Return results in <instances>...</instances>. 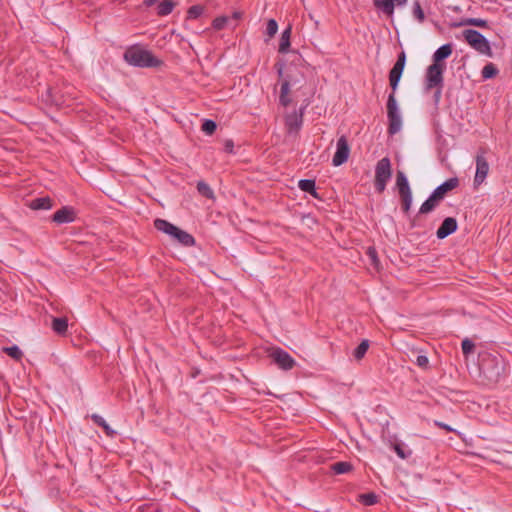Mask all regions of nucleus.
Listing matches in <instances>:
<instances>
[{
  "instance_id": "f257e3e1",
  "label": "nucleus",
  "mask_w": 512,
  "mask_h": 512,
  "mask_svg": "<svg viewBox=\"0 0 512 512\" xmlns=\"http://www.w3.org/2000/svg\"><path fill=\"white\" fill-rule=\"evenodd\" d=\"M123 58L129 65L141 68H156L163 64L152 52L139 45L128 47L124 52Z\"/></svg>"
},
{
  "instance_id": "f03ea898",
  "label": "nucleus",
  "mask_w": 512,
  "mask_h": 512,
  "mask_svg": "<svg viewBox=\"0 0 512 512\" xmlns=\"http://www.w3.org/2000/svg\"><path fill=\"white\" fill-rule=\"evenodd\" d=\"M276 66L279 77H283L279 102L282 106L287 107L292 102V99L289 97L291 87L302 83L304 81V74L296 66H290L284 76L283 66L278 64Z\"/></svg>"
},
{
  "instance_id": "7ed1b4c3",
  "label": "nucleus",
  "mask_w": 512,
  "mask_h": 512,
  "mask_svg": "<svg viewBox=\"0 0 512 512\" xmlns=\"http://www.w3.org/2000/svg\"><path fill=\"white\" fill-rule=\"evenodd\" d=\"M400 80L397 79H389L390 86L392 88V92L389 94L386 108H387V117H388V134L395 135L402 128V118L398 109L395 92L397 90L398 84Z\"/></svg>"
},
{
  "instance_id": "20e7f679",
  "label": "nucleus",
  "mask_w": 512,
  "mask_h": 512,
  "mask_svg": "<svg viewBox=\"0 0 512 512\" xmlns=\"http://www.w3.org/2000/svg\"><path fill=\"white\" fill-rule=\"evenodd\" d=\"M392 176V165L388 157L380 159L375 166L374 188L379 194L386 189L387 183Z\"/></svg>"
},
{
  "instance_id": "39448f33",
  "label": "nucleus",
  "mask_w": 512,
  "mask_h": 512,
  "mask_svg": "<svg viewBox=\"0 0 512 512\" xmlns=\"http://www.w3.org/2000/svg\"><path fill=\"white\" fill-rule=\"evenodd\" d=\"M480 370L492 382H497L504 373V362L493 355H486L481 359Z\"/></svg>"
},
{
  "instance_id": "423d86ee",
  "label": "nucleus",
  "mask_w": 512,
  "mask_h": 512,
  "mask_svg": "<svg viewBox=\"0 0 512 512\" xmlns=\"http://www.w3.org/2000/svg\"><path fill=\"white\" fill-rule=\"evenodd\" d=\"M465 41L480 54L488 57L493 56V52L489 41L479 31L474 29H466L463 31Z\"/></svg>"
},
{
  "instance_id": "0eeeda50",
  "label": "nucleus",
  "mask_w": 512,
  "mask_h": 512,
  "mask_svg": "<svg viewBox=\"0 0 512 512\" xmlns=\"http://www.w3.org/2000/svg\"><path fill=\"white\" fill-rule=\"evenodd\" d=\"M396 188L401 202V209L404 214H408L412 206V190L408 179L403 171H397Z\"/></svg>"
},
{
  "instance_id": "6e6552de",
  "label": "nucleus",
  "mask_w": 512,
  "mask_h": 512,
  "mask_svg": "<svg viewBox=\"0 0 512 512\" xmlns=\"http://www.w3.org/2000/svg\"><path fill=\"white\" fill-rule=\"evenodd\" d=\"M445 70V64L432 63L427 68L426 73V89H432L437 87L436 97L438 98L441 89L443 87V73Z\"/></svg>"
},
{
  "instance_id": "1a4fd4ad",
  "label": "nucleus",
  "mask_w": 512,
  "mask_h": 512,
  "mask_svg": "<svg viewBox=\"0 0 512 512\" xmlns=\"http://www.w3.org/2000/svg\"><path fill=\"white\" fill-rule=\"evenodd\" d=\"M484 150H480L476 157V172L474 176V186L477 188L480 186L484 180L486 179L488 172H489V163L487 162L486 158L484 157Z\"/></svg>"
},
{
  "instance_id": "9d476101",
  "label": "nucleus",
  "mask_w": 512,
  "mask_h": 512,
  "mask_svg": "<svg viewBox=\"0 0 512 512\" xmlns=\"http://www.w3.org/2000/svg\"><path fill=\"white\" fill-rule=\"evenodd\" d=\"M349 155L350 146L346 136L343 135L337 140L336 152L332 159L333 166L338 167L347 162Z\"/></svg>"
},
{
  "instance_id": "9b49d317",
  "label": "nucleus",
  "mask_w": 512,
  "mask_h": 512,
  "mask_svg": "<svg viewBox=\"0 0 512 512\" xmlns=\"http://www.w3.org/2000/svg\"><path fill=\"white\" fill-rule=\"evenodd\" d=\"M270 357L280 369L286 371L291 370L296 364L292 356L287 351L281 348L273 349L272 352L270 353Z\"/></svg>"
},
{
  "instance_id": "f8f14e48",
  "label": "nucleus",
  "mask_w": 512,
  "mask_h": 512,
  "mask_svg": "<svg viewBox=\"0 0 512 512\" xmlns=\"http://www.w3.org/2000/svg\"><path fill=\"white\" fill-rule=\"evenodd\" d=\"M305 107L285 116V126L288 134H297L303 125Z\"/></svg>"
},
{
  "instance_id": "ddd939ff",
  "label": "nucleus",
  "mask_w": 512,
  "mask_h": 512,
  "mask_svg": "<svg viewBox=\"0 0 512 512\" xmlns=\"http://www.w3.org/2000/svg\"><path fill=\"white\" fill-rule=\"evenodd\" d=\"M76 216V210L73 207L63 206L53 214L52 221L58 225L72 223L75 221Z\"/></svg>"
},
{
  "instance_id": "4468645a",
  "label": "nucleus",
  "mask_w": 512,
  "mask_h": 512,
  "mask_svg": "<svg viewBox=\"0 0 512 512\" xmlns=\"http://www.w3.org/2000/svg\"><path fill=\"white\" fill-rule=\"evenodd\" d=\"M458 228L457 220L453 217H447L443 220L440 227L436 231L438 239H444L454 233Z\"/></svg>"
},
{
  "instance_id": "2eb2a0df",
  "label": "nucleus",
  "mask_w": 512,
  "mask_h": 512,
  "mask_svg": "<svg viewBox=\"0 0 512 512\" xmlns=\"http://www.w3.org/2000/svg\"><path fill=\"white\" fill-rule=\"evenodd\" d=\"M458 186L459 179L457 177H452L446 180L441 185H439L437 188H435L433 193L436 194L438 198L442 201L449 191L457 188Z\"/></svg>"
},
{
  "instance_id": "dca6fc26",
  "label": "nucleus",
  "mask_w": 512,
  "mask_h": 512,
  "mask_svg": "<svg viewBox=\"0 0 512 512\" xmlns=\"http://www.w3.org/2000/svg\"><path fill=\"white\" fill-rule=\"evenodd\" d=\"M440 202H441V200L438 198V196L432 192L430 194V196L428 197V199H426L422 203V205L418 211V215L428 214V213L432 212L440 204Z\"/></svg>"
},
{
  "instance_id": "f3484780",
  "label": "nucleus",
  "mask_w": 512,
  "mask_h": 512,
  "mask_svg": "<svg viewBox=\"0 0 512 512\" xmlns=\"http://www.w3.org/2000/svg\"><path fill=\"white\" fill-rule=\"evenodd\" d=\"M171 237L176 239L180 244H182L185 247H191L195 245L194 237L188 232L181 230L178 227H176V231H174Z\"/></svg>"
},
{
  "instance_id": "a211bd4d",
  "label": "nucleus",
  "mask_w": 512,
  "mask_h": 512,
  "mask_svg": "<svg viewBox=\"0 0 512 512\" xmlns=\"http://www.w3.org/2000/svg\"><path fill=\"white\" fill-rule=\"evenodd\" d=\"M292 34V26L288 25L283 32L281 33L280 41H279V53L286 54L289 52V48L291 45L290 39Z\"/></svg>"
},
{
  "instance_id": "6ab92c4d",
  "label": "nucleus",
  "mask_w": 512,
  "mask_h": 512,
  "mask_svg": "<svg viewBox=\"0 0 512 512\" xmlns=\"http://www.w3.org/2000/svg\"><path fill=\"white\" fill-rule=\"evenodd\" d=\"M90 418L94 424L103 429L107 437L114 438L117 435V432L109 426V424L105 421V419L102 416L94 413L90 416Z\"/></svg>"
},
{
  "instance_id": "aec40b11",
  "label": "nucleus",
  "mask_w": 512,
  "mask_h": 512,
  "mask_svg": "<svg viewBox=\"0 0 512 512\" xmlns=\"http://www.w3.org/2000/svg\"><path fill=\"white\" fill-rule=\"evenodd\" d=\"M452 44H444L433 54V63L443 64L442 61L452 54Z\"/></svg>"
},
{
  "instance_id": "412c9836",
  "label": "nucleus",
  "mask_w": 512,
  "mask_h": 512,
  "mask_svg": "<svg viewBox=\"0 0 512 512\" xmlns=\"http://www.w3.org/2000/svg\"><path fill=\"white\" fill-rule=\"evenodd\" d=\"M51 327L56 334L64 336L68 330V319L66 317H53Z\"/></svg>"
},
{
  "instance_id": "4be33fe9",
  "label": "nucleus",
  "mask_w": 512,
  "mask_h": 512,
  "mask_svg": "<svg viewBox=\"0 0 512 512\" xmlns=\"http://www.w3.org/2000/svg\"><path fill=\"white\" fill-rule=\"evenodd\" d=\"M53 206V201L50 197H40L31 200L29 207L32 210H49Z\"/></svg>"
},
{
  "instance_id": "5701e85b",
  "label": "nucleus",
  "mask_w": 512,
  "mask_h": 512,
  "mask_svg": "<svg viewBox=\"0 0 512 512\" xmlns=\"http://www.w3.org/2000/svg\"><path fill=\"white\" fill-rule=\"evenodd\" d=\"M154 227L157 230L172 236L174 231H176L177 226L173 225L172 223L165 219L157 218L154 220Z\"/></svg>"
},
{
  "instance_id": "b1692460",
  "label": "nucleus",
  "mask_w": 512,
  "mask_h": 512,
  "mask_svg": "<svg viewBox=\"0 0 512 512\" xmlns=\"http://www.w3.org/2000/svg\"><path fill=\"white\" fill-rule=\"evenodd\" d=\"M374 6L380 9L384 14L392 16L394 13V0H374Z\"/></svg>"
},
{
  "instance_id": "393cba45",
  "label": "nucleus",
  "mask_w": 512,
  "mask_h": 512,
  "mask_svg": "<svg viewBox=\"0 0 512 512\" xmlns=\"http://www.w3.org/2000/svg\"><path fill=\"white\" fill-rule=\"evenodd\" d=\"M176 6V2L173 0H164L157 7V14L159 16L169 15Z\"/></svg>"
},
{
  "instance_id": "a878e982",
  "label": "nucleus",
  "mask_w": 512,
  "mask_h": 512,
  "mask_svg": "<svg viewBox=\"0 0 512 512\" xmlns=\"http://www.w3.org/2000/svg\"><path fill=\"white\" fill-rule=\"evenodd\" d=\"M352 469H353L352 464L347 461H339V462H335L331 465V470L335 474H345V473L352 471Z\"/></svg>"
},
{
  "instance_id": "bb28decb",
  "label": "nucleus",
  "mask_w": 512,
  "mask_h": 512,
  "mask_svg": "<svg viewBox=\"0 0 512 512\" xmlns=\"http://www.w3.org/2000/svg\"><path fill=\"white\" fill-rule=\"evenodd\" d=\"M498 74L499 70L493 63L486 64L481 71V76L485 80L492 79L496 77Z\"/></svg>"
},
{
  "instance_id": "cd10ccee",
  "label": "nucleus",
  "mask_w": 512,
  "mask_h": 512,
  "mask_svg": "<svg viewBox=\"0 0 512 512\" xmlns=\"http://www.w3.org/2000/svg\"><path fill=\"white\" fill-rule=\"evenodd\" d=\"M369 345H370L369 340H367V339L362 340L361 343L353 351L354 358L356 360H361L367 353Z\"/></svg>"
},
{
  "instance_id": "c85d7f7f",
  "label": "nucleus",
  "mask_w": 512,
  "mask_h": 512,
  "mask_svg": "<svg viewBox=\"0 0 512 512\" xmlns=\"http://www.w3.org/2000/svg\"><path fill=\"white\" fill-rule=\"evenodd\" d=\"M197 191L200 195L208 198L213 199L214 198V192L211 189V187L204 181H199L197 183Z\"/></svg>"
},
{
  "instance_id": "c756f323",
  "label": "nucleus",
  "mask_w": 512,
  "mask_h": 512,
  "mask_svg": "<svg viewBox=\"0 0 512 512\" xmlns=\"http://www.w3.org/2000/svg\"><path fill=\"white\" fill-rule=\"evenodd\" d=\"M204 12V6L202 5H193L187 11V20H194L199 18Z\"/></svg>"
},
{
  "instance_id": "7c9ffc66",
  "label": "nucleus",
  "mask_w": 512,
  "mask_h": 512,
  "mask_svg": "<svg viewBox=\"0 0 512 512\" xmlns=\"http://www.w3.org/2000/svg\"><path fill=\"white\" fill-rule=\"evenodd\" d=\"M3 352L17 361L21 360V358L23 357V352L16 345L4 347Z\"/></svg>"
},
{
  "instance_id": "2f4dec72",
  "label": "nucleus",
  "mask_w": 512,
  "mask_h": 512,
  "mask_svg": "<svg viewBox=\"0 0 512 512\" xmlns=\"http://www.w3.org/2000/svg\"><path fill=\"white\" fill-rule=\"evenodd\" d=\"M360 502L365 506H372L378 502V496L373 492L361 494Z\"/></svg>"
},
{
  "instance_id": "473e14b6",
  "label": "nucleus",
  "mask_w": 512,
  "mask_h": 512,
  "mask_svg": "<svg viewBox=\"0 0 512 512\" xmlns=\"http://www.w3.org/2000/svg\"><path fill=\"white\" fill-rule=\"evenodd\" d=\"M459 25H470L480 28H486L488 26V22L480 18H467L463 20Z\"/></svg>"
},
{
  "instance_id": "72a5a7b5",
  "label": "nucleus",
  "mask_w": 512,
  "mask_h": 512,
  "mask_svg": "<svg viewBox=\"0 0 512 512\" xmlns=\"http://www.w3.org/2000/svg\"><path fill=\"white\" fill-rule=\"evenodd\" d=\"M316 186L315 180L313 179H301L298 182V187L306 193L313 192Z\"/></svg>"
},
{
  "instance_id": "f704fd0d",
  "label": "nucleus",
  "mask_w": 512,
  "mask_h": 512,
  "mask_svg": "<svg viewBox=\"0 0 512 512\" xmlns=\"http://www.w3.org/2000/svg\"><path fill=\"white\" fill-rule=\"evenodd\" d=\"M217 129V124L211 119H205L202 123L201 130L207 134L212 135Z\"/></svg>"
},
{
  "instance_id": "c9c22d12",
  "label": "nucleus",
  "mask_w": 512,
  "mask_h": 512,
  "mask_svg": "<svg viewBox=\"0 0 512 512\" xmlns=\"http://www.w3.org/2000/svg\"><path fill=\"white\" fill-rule=\"evenodd\" d=\"M393 449L401 459H407L412 455V451L405 450L401 443H395Z\"/></svg>"
},
{
  "instance_id": "e433bc0d",
  "label": "nucleus",
  "mask_w": 512,
  "mask_h": 512,
  "mask_svg": "<svg viewBox=\"0 0 512 512\" xmlns=\"http://www.w3.org/2000/svg\"><path fill=\"white\" fill-rule=\"evenodd\" d=\"M230 18L228 16H219L212 22V26L215 30H222L226 27Z\"/></svg>"
},
{
  "instance_id": "4c0bfd02",
  "label": "nucleus",
  "mask_w": 512,
  "mask_h": 512,
  "mask_svg": "<svg viewBox=\"0 0 512 512\" xmlns=\"http://www.w3.org/2000/svg\"><path fill=\"white\" fill-rule=\"evenodd\" d=\"M405 63H406V55L404 52H401L398 55L397 61L395 62V64L393 65L392 68L402 74L404 67H405Z\"/></svg>"
},
{
  "instance_id": "58836bf2",
  "label": "nucleus",
  "mask_w": 512,
  "mask_h": 512,
  "mask_svg": "<svg viewBox=\"0 0 512 512\" xmlns=\"http://www.w3.org/2000/svg\"><path fill=\"white\" fill-rule=\"evenodd\" d=\"M413 15L414 17L419 21V22H423L424 19H425V14H424V11L420 5V3L418 1H416L414 3V6H413Z\"/></svg>"
},
{
  "instance_id": "ea45409f",
  "label": "nucleus",
  "mask_w": 512,
  "mask_h": 512,
  "mask_svg": "<svg viewBox=\"0 0 512 512\" xmlns=\"http://www.w3.org/2000/svg\"><path fill=\"white\" fill-rule=\"evenodd\" d=\"M277 30H278V24H277L276 20H274V19L268 20L267 26H266L267 35L269 37H273L277 33Z\"/></svg>"
},
{
  "instance_id": "a19ab883",
  "label": "nucleus",
  "mask_w": 512,
  "mask_h": 512,
  "mask_svg": "<svg viewBox=\"0 0 512 512\" xmlns=\"http://www.w3.org/2000/svg\"><path fill=\"white\" fill-rule=\"evenodd\" d=\"M464 355H469L474 351L475 345L470 339H464L461 344Z\"/></svg>"
},
{
  "instance_id": "79ce46f5",
  "label": "nucleus",
  "mask_w": 512,
  "mask_h": 512,
  "mask_svg": "<svg viewBox=\"0 0 512 512\" xmlns=\"http://www.w3.org/2000/svg\"><path fill=\"white\" fill-rule=\"evenodd\" d=\"M415 363H416L419 367H421V368H423V369H426V368L428 367V365H429V359H428V357H427V356H425V355H418V356L416 357V361H415Z\"/></svg>"
},
{
  "instance_id": "37998d69",
  "label": "nucleus",
  "mask_w": 512,
  "mask_h": 512,
  "mask_svg": "<svg viewBox=\"0 0 512 512\" xmlns=\"http://www.w3.org/2000/svg\"><path fill=\"white\" fill-rule=\"evenodd\" d=\"M367 254L370 257V259L372 261V264L377 265L378 264V257H377V252H376L375 248L369 247L368 251H367Z\"/></svg>"
},
{
  "instance_id": "c03bdc74",
  "label": "nucleus",
  "mask_w": 512,
  "mask_h": 512,
  "mask_svg": "<svg viewBox=\"0 0 512 512\" xmlns=\"http://www.w3.org/2000/svg\"><path fill=\"white\" fill-rule=\"evenodd\" d=\"M434 424H435V426H437V427H439L441 429H444V430H446L448 432H454L455 431L451 426H449V425H447V424H445L443 422L435 420Z\"/></svg>"
},
{
  "instance_id": "a18cd8bd",
  "label": "nucleus",
  "mask_w": 512,
  "mask_h": 512,
  "mask_svg": "<svg viewBox=\"0 0 512 512\" xmlns=\"http://www.w3.org/2000/svg\"><path fill=\"white\" fill-rule=\"evenodd\" d=\"M224 149L227 153H233V149H234V143L232 140H226L225 141V144H224Z\"/></svg>"
},
{
  "instance_id": "49530a36",
  "label": "nucleus",
  "mask_w": 512,
  "mask_h": 512,
  "mask_svg": "<svg viewBox=\"0 0 512 512\" xmlns=\"http://www.w3.org/2000/svg\"><path fill=\"white\" fill-rule=\"evenodd\" d=\"M401 76L402 74L396 70H394L393 68L390 70L389 72V79H397V80H400L401 79Z\"/></svg>"
},
{
  "instance_id": "de8ad7c7",
  "label": "nucleus",
  "mask_w": 512,
  "mask_h": 512,
  "mask_svg": "<svg viewBox=\"0 0 512 512\" xmlns=\"http://www.w3.org/2000/svg\"><path fill=\"white\" fill-rule=\"evenodd\" d=\"M48 94H49V97L51 98L50 101L52 104H54L56 106H61L62 104H64V102H60L59 100L55 99L50 91H48Z\"/></svg>"
},
{
  "instance_id": "09e8293b",
  "label": "nucleus",
  "mask_w": 512,
  "mask_h": 512,
  "mask_svg": "<svg viewBox=\"0 0 512 512\" xmlns=\"http://www.w3.org/2000/svg\"><path fill=\"white\" fill-rule=\"evenodd\" d=\"M309 194L311 196H313L314 198H316V199H321V197L319 196V194H318V192L316 190V186L314 187V191L313 192H309Z\"/></svg>"
},
{
  "instance_id": "8fccbe9b",
  "label": "nucleus",
  "mask_w": 512,
  "mask_h": 512,
  "mask_svg": "<svg viewBox=\"0 0 512 512\" xmlns=\"http://www.w3.org/2000/svg\"><path fill=\"white\" fill-rule=\"evenodd\" d=\"M157 0H145L144 1V4L148 7L154 5L156 3Z\"/></svg>"
},
{
  "instance_id": "3c124183",
  "label": "nucleus",
  "mask_w": 512,
  "mask_h": 512,
  "mask_svg": "<svg viewBox=\"0 0 512 512\" xmlns=\"http://www.w3.org/2000/svg\"><path fill=\"white\" fill-rule=\"evenodd\" d=\"M406 3V0H394V6L395 5H404Z\"/></svg>"
},
{
  "instance_id": "603ef678",
  "label": "nucleus",
  "mask_w": 512,
  "mask_h": 512,
  "mask_svg": "<svg viewBox=\"0 0 512 512\" xmlns=\"http://www.w3.org/2000/svg\"><path fill=\"white\" fill-rule=\"evenodd\" d=\"M240 16L241 14L239 12H234L232 17L235 21H237L240 18Z\"/></svg>"
}]
</instances>
